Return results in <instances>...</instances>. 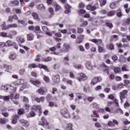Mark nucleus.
Returning a JSON list of instances; mask_svg holds the SVG:
<instances>
[{"instance_id":"obj_25","label":"nucleus","mask_w":130,"mask_h":130,"mask_svg":"<svg viewBox=\"0 0 130 130\" xmlns=\"http://www.w3.org/2000/svg\"><path fill=\"white\" fill-rule=\"evenodd\" d=\"M6 46H5L6 47L7 46H12L13 44H14V42H12V41H7L6 42Z\"/></svg>"},{"instance_id":"obj_1","label":"nucleus","mask_w":130,"mask_h":130,"mask_svg":"<svg viewBox=\"0 0 130 130\" xmlns=\"http://www.w3.org/2000/svg\"><path fill=\"white\" fill-rule=\"evenodd\" d=\"M1 89L8 93H15L16 90V87H14V86L12 85H2L1 86Z\"/></svg>"},{"instance_id":"obj_54","label":"nucleus","mask_w":130,"mask_h":130,"mask_svg":"<svg viewBox=\"0 0 130 130\" xmlns=\"http://www.w3.org/2000/svg\"><path fill=\"white\" fill-rule=\"evenodd\" d=\"M1 27H2V28L4 30H7V29H9V28H8V26H6L5 23H4L3 24H2L1 25Z\"/></svg>"},{"instance_id":"obj_28","label":"nucleus","mask_w":130,"mask_h":130,"mask_svg":"<svg viewBox=\"0 0 130 130\" xmlns=\"http://www.w3.org/2000/svg\"><path fill=\"white\" fill-rule=\"evenodd\" d=\"M34 37V35H33V34H28L27 35V40H33V38Z\"/></svg>"},{"instance_id":"obj_2","label":"nucleus","mask_w":130,"mask_h":130,"mask_svg":"<svg viewBox=\"0 0 130 130\" xmlns=\"http://www.w3.org/2000/svg\"><path fill=\"white\" fill-rule=\"evenodd\" d=\"M88 77L84 73L79 74L77 77V80L79 81V82H82V81H86Z\"/></svg>"},{"instance_id":"obj_7","label":"nucleus","mask_w":130,"mask_h":130,"mask_svg":"<svg viewBox=\"0 0 130 130\" xmlns=\"http://www.w3.org/2000/svg\"><path fill=\"white\" fill-rule=\"evenodd\" d=\"M47 92V89L45 87H41L38 90V93L41 95H45Z\"/></svg>"},{"instance_id":"obj_38","label":"nucleus","mask_w":130,"mask_h":130,"mask_svg":"<svg viewBox=\"0 0 130 130\" xmlns=\"http://www.w3.org/2000/svg\"><path fill=\"white\" fill-rule=\"evenodd\" d=\"M83 95L84 96V94L82 93H78L76 94V96L78 98V99H83V97H84L83 96Z\"/></svg>"},{"instance_id":"obj_32","label":"nucleus","mask_w":130,"mask_h":130,"mask_svg":"<svg viewBox=\"0 0 130 130\" xmlns=\"http://www.w3.org/2000/svg\"><path fill=\"white\" fill-rule=\"evenodd\" d=\"M44 81H45L46 83H49L50 82L49 77L46 76V75H44Z\"/></svg>"},{"instance_id":"obj_11","label":"nucleus","mask_w":130,"mask_h":130,"mask_svg":"<svg viewBox=\"0 0 130 130\" xmlns=\"http://www.w3.org/2000/svg\"><path fill=\"white\" fill-rule=\"evenodd\" d=\"M92 42L97 44V45H101L102 44V39H94L92 40Z\"/></svg>"},{"instance_id":"obj_14","label":"nucleus","mask_w":130,"mask_h":130,"mask_svg":"<svg viewBox=\"0 0 130 130\" xmlns=\"http://www.w3.org/2000/svg\"><path fill=\"white\" fill-rule=\"evenodd\" d=\"M11 100H14V99L17 100V99H19V98H20V95L18 94L11 93Z\"/></svg>"},{"instance_id":"obj_49","label":"nucleus","mask_w":130,"mask_h":130,"mask_svg":"<svg viewBox=\"0 0 130 130\" xmlns=\"http://www.w3.org/2000/svg\"><path fill=\"white\" fill-rule=\"evenodd\" d=\"M117 113H119L120 114H123V111H122L120 108H119L116 111Z\"/></svg>"},{"instance_id":"obj_53","label":"nucleus","mask_w":130,"mask_h":130,"mask_svg":"<svg viewBox=\"0 0 130 130\" xmlns=\"http://www.w3.org/2000/svg\"><path fill=\"white\" fill-rule=\"evenodd\" d=\"M123 122L125 125H126L127 124H129L130 121L127 120V119H125V120H123Z\"/></svg>"},{"instance_id":"obj_30","label":"nucleus","mask_w":130,"mask_h":130,"mask_svg":"<svg viewBox=\"0 0 130 130\" xmlns=\"http://www.w3.org/2000/svg\"><path fill=\"white\" fill-rule=\"evenodd\" d=\"M110 8L112 9H115L116 8V4L115 2L112 3L110 5Z\"/></svg>"},{"instance_id":"obj_61","label":"nucleus","mask_w":130,"mask_h":130,"mask_svg":"<svg viewBox=\"0 0 130 130\" xmlns=\"http://www.w3.org/2000/svg\"><path fill=\"white\" fill-rule=\"evenodd\" d=\"M112 58L113 60L115 61V60H117V59H118V57H117V56H116V55H114V56H112Z\"/></svg>"},{"instance_id":"obj_42","label":"nucleus","mask_w":130,"mask_h":130,"mask_svg":"<svg viewBox=\"0 0 130 130\" xmlns=\"http://www.w3.org/2000/svg\"><path fill=\"white\" fill-rule=\"evenodd\" d=\"M18 24H21V25H26V22L24 20H18L17 21Z\"/></svg>"},{"instance_id":"obj_48","label":"nucleus","mask_w":130,"mask_h":130,"mask_svg":"<svg viewBox=\"0 0 130 130\" xmlns=\"http://www.w3.org/2000/svg\"><path fill=\"white\" fill-rule=\"evenodd\" d=\"M49 106H50V107H53V106H55V107H56V106H57V105L53 103V102H49Z\"/></svg>"},{"instance_id":"obj_52","label":"nucleus","mask_w":130,"mask_h":130,"mask_svg":"<svg viewBox=\"0 0 130 130\" xmlns=\"http://www.w3.org/2000/svg\"><path fill=\"white\" fill-rule=\"evenodd\" d=\"M105 111H107V112H109V113H111V110L110 109V108L108 107H106L105 108Z\"/></svg>"},{"instance_id":"obj_16","label":"nucleus","mask_w":130,"mask_h":130,"mask_svg":"<svg viewBox=\"0 0 130 130\" xmlns=\"http://www.w3.org/2000/svg\"><path fill=\"white\" fill-rule=\"evenodd\" d=\"M19 118V115H16L14 117H13V118L12 120V123L13 124H16L17 122V119Z\"/></svg>"},{"instance_id":"obj_43","label":"nucleus","mask_w":130,"mask_h":130,"mask_svg":"<svg viewBox=\"0 0 130 130\" xmlns=\"http://www.w3.org/2000/svg\"><path fill=\"white\" fill-rule=\"evenodd\" d=\"M0 36H2V37H8V34L5 32H0Z\"/></svg>"},{"instance_id":"obj_33","label":"nucleus","mask_w":130,"mask_h":130,"mask_svg":"<svg viewBox=\"0 0 130 130\" xmlns=\"http://www.w3.org/2000/svg\"><path fill=\"white\" fill-rule=\"evenodd\" d=\"M52 58L51 57H48L47 58H44L42 59L43 61H45V62H48V61H50Z\"/></svg>"},{"instance_id":"obj_5","label":"nucleus","mask_w":130,"mask_h":130,"mask_svg":"<svg viewBox=\"0 0 130 130\" xmlns=\"http://www.w3.org/2000/svg\"><path fill=\"white\" fill-rule=\"evenodd\" d=\"M98 8H99V4H98V3H96L95 4H94V5L93 6H91V5H88L87 6V10H88L89 11H95V10H97V9H98Z\"/></svg>"},{"instance_id":"obj_64","label":"nucleus","mask_w":130,"mask_h":130,"mask_svg":"<svg viewBox=\"0 0 130 130\" xmlns=\"http://www.w3.org/2000/svg\"><path fill=\"white\" fill-rule=\"evenodd\" d=\"M67 84H70V85H71V86H73V81L71 80H68L67 81Z\"/></svg>"},{"instance_id":"obj_51","label":"nucleus","mask_w":130,"mask_h":130,"mask_svg":"<svg viewBox=\"0 0 130 130\" xmlns=\"http://www.w3.org/2000/svg\"><path fill=\"white\" fill-rule=\"evenodd\" d=\"M6 46H7V43L0 42V48H3V47H5Z\"/></svg>"},{"instance_id":"obj_15","label":"nucleus","mask_w":130,"mask_h":130,"mask_svg":"<svg viewBox=\"0 0 130 130\" xmlns=\"http://www.w3.org/2000/svg\"><path fill=\"white\" fill-rule=\"evenodd\" d=\"M85 67L86 69H88V70H92L93 68V66H92V64H91V62L90 61H87L86 62Z\"/></svg>"},{"instance_id":"obj_59","label":"nucleus","mask_w":130,"mask_h":130,"mask_svg":"<svg viewBox=\"0 0 130 130\" xmlns=\"http://www.w3.org/2000/svg\"><path fill=\"white\" fill-rule=\"evenodd\" d=\"M114 72L116 73H120V69L118 68H116L114 69Z\"/></svg>"},{"instance_id":"obj_56","label":"nucleus","mask_w":130,"mask_h":130,"mask_svg":"<svg viewBox=\"0 0 130 130\" xmlns=\"http://www.w3.org/2000/svg\"><path fill=\"white\" fill-rule=\"evenodd\" d=\"M124 108H127V107H129V104L127 101H126L124 104Z\"/></svg>"},{"instance_id":"obj_31","label":"nucleus","mask_w":130,"mask_h":130,"mask_svg":"<svg viewBox=\"0 0 130 130\" xmlns=\"http://www.w3.org/2000/svg\"><path fill=\"white\" fill-rule=\"evenodd\" d=\"M11 4L12 5V6H19V1H12L11 2Z\"/></svg>"},{"instance_id":"obj_13","label":"nucleus","mask_w":130,"mask_h":130,"mask_svg":"<svg viewBox=\"0 0 130 130\" xmlns=\"http://www.w3.org/2000/svg\"><path fill=\"white\" fill-rule=\"evenodd\" d=\"M37 10L41 11L42 12H44L45 11V7L43 4H40L37 6Z\"/></svg>"},{"instance_id":"obj_20","label":"nucleus","mask_w":130,"mask_h":130,"mask_svg":"<svg viewBox=\"0 0 130 130\" xmlns=\"http://www.w3.org/2000/svg\"><path fill=\"white\" fill-rule=\"evenodd\" d=\"M32 16L35 20H39V17L38 16V14L37 13L33 12L32 13Z\"/></svg>"},{"instance_id":"obj_58","label":"nucleus","mask_w":130,"mask_h":130,"mask_svg":"<svg viewBox=\"0 0 130 130\" xmlns=\"http://www.w3.org/2000/svg\"><path fill=\"white\" fill-rule=\"evenodd\" d=\"M24 73H25V69H21L19 70L20 75H24Z\"/></svg>"},{"instance_id":"obj_60","label":"nucleus","mask_w":130,"mask_h":130,"mask_svg":"<svg viewBox=\"0 0 130 130\" xmlns=\"http://www.w3.org/2000/svg\"><path fill=\"white\" fill-rule=\"evenodd\" d=\"M101 89H102V87L100 85H99L95 88V91H99V90H101Z\"/></svg>"},{"instance_id":"obj_39","label":"nucleus","mask_w":130,"mask_h":130,"mask_svg":"<svg viewBox=\"0 0 130 130\" xmlns=\"http://www.w3.org/2000/svg\"><path fill=\"white\" fill-rule=\"evenodd\" d=\"M107 48H109L111 50H112V49H114V46L113 44H110L109 45L107 46Z\"/></svg>"},{"instance_id":"obj_62","label":"nucleus","mask_w":130,"mask_h":130,"mask_svg":"<svg viewBox=\"0 0 130 130\" xmlns=\"http://www.w3.org/2000/svg\"><path fill=\"white\" fill-rule=\"evenodd\" d=\"M70 78H72V79H74L75 78V75H74V73L73 72H70Z\"/></svg>"},{"instance_id":"obj_3","label":"nucleus","mask_w":130,"mask_h":130,"mask_svg":"<svg viewBox=\"0 0 130 130\" xmlns=\"http://www.w3.org/2000/svg\"><path fill=\"white\" fill-rule=\"evenodd\" d=\"M101 81H102L101 77H94L91 80L90 85L91 86H94V85L101 82Z\"/></svg>"},{"instance_id":"obj_41","label":"nucleus","mask_w":130,"mask_h":130,"mask_svg":"<svg viewBox=\"0 0 130 130\" xmlns=\"http://www.w3.org/2000/svg\"><path fill=\"white\" fill-rule=\"evenodd\" d=\"M98 51H99V52H104L105 51V49H104V48H103L101 46H99Z\"/></svg>"},{"instance_id":"obj_55","label":"nucleus","mask_w":130,"mask_h":130,"mask_svg":"<svg viewBox=\"0 0 130 130\" xmlns=\"http://www.w3.org/2000/svg\"><path fill=\"white\" fill-rule=\"evenodd\" d=\"M42 30H43V31H44V32L46 33V32L48 30V28H47V27H46L45 26H44L42 27Z\"/></svg>"},{"instance_id":"obj_26","label":"nucleus","mask_w":130,"mask_h":130,"mask_svg":"<svg viewBox=\"0 0 130 130\" xmlns=\"http://www.w3.org/2000/svg\"><path fill=\"white\" fill-rule=\"evenodd\" d=\"M122 16H123V14L121 13V10H118L117 11V16L120 18V17H122Z\"/></svg>"},{"instance_id":"obj_9","label":"nucleus","mask_w":130,"mask_h":130,"mask_svg":"<svg viewBox=\"0 0 130 130\" xmlns=\"http://www.w3.org/2000/svg\"><path fill=\"white\" fill-rule=\"evenodd\" d=\"M52 80L55 84H58L60 81L59 75H54L53 76Z\"/></svg>"},{"instance_id":"obj_37","label":"nucleus","mask_w":130,"mask_h":130,"mask_svg":"<svg viewBox=\"0 0 130 130\" xmlns=\"http://www.w3.org/2000/svg\"><path fill=\"white\" fill-rule=\"evenodd\" d=\"M108 125L109 126H110L111 127H114L115 125L114 124V123H113V122L110 121L108 122Z\"/></svg>"},{"instance_id":"obj_18","label":"nucleus","mask_w":130,"mask_h":130,"mask_svg":"<svg viewBox=\"0 0 130 130\" xmlns=\"http://www.w3.org/2000/svg\"><path fill=\"white\" fill-rule=\"evenodd\" d=\"M11 99V94L10 95H7V96H3L2 95V99L4 101H9V100H10V99Z\"/></svg>"},{"instance_id":"obj_24","label":"nucleus","mask_w":130,"mask_h":130,"mask_svg":"<svg viewBox=\"0 0 130 130\" xmlns=\"http://www.w3.org/2000/svg\"><path fill=\"white\" fill-rule=\"evenodd\" d=\"M30 83H32L35 86H36V85H39L41 84V82H40L39 80H36L35 81H30Z\"/></svg>"},{"instance_id":"obj_34","label":"nucleus","mask_w":130,"mask_h":130,"mask_svg":"<svg viewBox=\"0 0 130 130\" xmlns=\"http://www.w3.org/2000/svg\"><path fill=\"white\" fill-rule=\"evenodd\" d=\"M3 67L6 70H12V66L7 65V64H3Z\"/></svg>"},{"instance_id":"obj_47","label":"nucleus","mask_w":130,"mask_h":130,"mask_svg":"<svg viewBox=\"0 0 130 130\" xmlns=\"http://www.w3.org/2000/svg\"><path fill=\"white\" fill-rule=\"evenodd\" d=\"M118 38V36L117 35H113L111 37V41H113L114 39H115L116 38Z\"/></svg>"},{"instance_id":"obj_22","label":"nucleus","mask_w":130,"mask_h":130,"mask_svg":"<svg viewBox=\"0 0 130 130\" xmlns=\"http://www.w3.org/2000/svg\"><path fill=\"white\" fill-rule=\"evenodd\" d=\"M39 67L40 69H43L44 70H45V71L48 72V68H47V67L46 66H44L42 64H39Z\"/></svg>"},{"instance_id":"obj_35","label":"nucleus","mask_w":130,"mask_h":130,"mask_svg":"<svg viewBox=\"0 0 130 130\" xmlns=\"http://www.w3.org/2000/svg\"><path fill=\"white\" fill-rule=\"evenodd\" d=\"M84 32V29L82 28H77V33L82 34Z\"/></svg>"},{"instance_id":"obj_27","label":"nucleus","mask_w":130,"mask_h":130,"mask_svg":"<svg viewBox=\"0 0 130 130\" xmlns=\"http://www.w3.org/2000/svg\"><path fill=\"white\" fill-rule=\"evenodd\" d=\"M17 41L19 43H24L25 42V40H24V38H17Z\"/></svg>"},{"instance_id":"obj_36","label":"nucleus","mask_w":130,"mask_h":130,"mask_svg":"<svg viewBox=\"0 0 130 130\" xmlns=\"http://www.w3.org/2000/svg\"><path fill=\"white\" fill-rule=\"evenodd\" d=\"M100 6L101 7H103V6H105L106 5V0H101L100 1Z\"/></svg>"},{"instance_id":"obj_46","label":"nucleus","mask_w":130,"mask_h":130,"mask_svg":"<svg viewBox=\"0 0 130 130\" xmlns=\"http://www.w3.org/2000/svg\"><path fill=\"white\" fill-rule=\"evenodd\" d=\"M108 17H112V16H114V11H112L108 13Z\"/></svg>"},{"instance_id":"obj_4","label":"nucleus","mask_w":130,"mask_h":130,"mask_svg":"<svg viewBox=\"0 0 130 130\" xmlns=\"http://www.w3.org/2000/svg\"><path fill=\"white\" fill-rule=\"evenodd\" d=\"M63 117H65V118H70V117H71L73 119H80V116L78 115L66 114L63 115Z\"/></svg>"},{"instance_id":"obj_29","label":"nucleus","mask_w":130,"mask_h":130,"mask_svg":"<svg viewBox=\"0 0 130 130\" xmlns=\"http://www.w3.org/2000/svg\"><path fill=\"white\" fill-rule=\"evenodd\" d=\"M121 70L122 72H127V65L124 64L122 66Z\"/></svg>"},{"instance_id":"obj_23","label":"nucleus","mask_w":130,"mask_h":130,"mask_svg":"<svg viewBox=\"0 0 130 130\" xmlns=\"http://www.w3.org/2000/svg\"><path fill=\"white\" fill-rule=\"evenodd\" d=\"M69 61H70V58H69V56L65 57L63 59L64 63L69 64Z\"/></svg>"},{"instance_id":"obj_10","label":"nucleus","mask_w":130,"mask_h":130,"mask_svg":"<svg viewBox=\"0 0 130 130\" xmlns=\"http://www.w3.org/2000/svg\"><path fill=\"white\" fill-rule=\"evenodd\" d=\"M41 120L43 121L44 123V125L46 126V128H50V127H49V123L47 122V120H46V119H45L44 117L41 118Z\"/></svg>"},{"instance_id":"obj_8","label":"nucleus","mask_w":130,"mask_h":130,"mask_svg":"<svg viewBox=\"0 0 130 130\" xmlns=\"http://www.w3.org/2000/svg\"><path fill=\"white\" fill-rule=\"evenodd\" d=\"M20 122L23 125V126H25V127H28L29 126V122L24 119H20Z\"/></svg>"},{"instance_id":"obj_44","label":"nucleus","mask_w":130,"mask_h":130,"mask_svg":"<svg viewBox=\"0 0 130 130\" xmlns=\"http://www.w3.org/2000/svg\"><path fill=\"white\" fill-rule=\"evenodd\" d=\"M55 12H58L61 9L60 6L58 5H55Z\"/></svg>"},{"instance_id":"obj_50","label":"nucleus","mask_w":130,"mask_h":130,"mask_svg":"<svg viewBox=\"0 0 130 130\" xmlns=\"http://www.w3.org/2000/svg\"><path fill=\"white\" fill-rule=\"evenodd\" d=\"M6 123V120L0 118V124H5Z\"/></svg>"},{"instance_id":"obj_63","label":"nucleus","mask_w":130,"mask_h":130,"mask_svg":"<svg viewBox=\"0 0 130 130\" xmlns=\"http://www.w3.org/2000/svg\"><path fill=\"white\" fill-rule=\"evenodd\" d=\"M12 46H13L14 48H15V49H18V45H17L15 42L13 43Z\"/></svg>"},{"instance_id":"obj_6","label":"nucleus","mask_w":130,"mask_h":130,"mask_svg":"<svg viewBox=\"0 0 130 130\" xmlns=\"http://www.w3.org/2000/svg\"><path fill=\"white\" fill-rule=\"evenodd\" d=\"M29 110L27 108L23 107L22 109H19L18 110V114H24L26 112H28Z\"/></svg>"},{"instance_id":"obj_21","label":"nucleus","mask_w":130,"mask_h":130,"mask_svg":"<svg viewBox=\"0 0 130 130\" xmlns=\"http://www.w3.org/2000/svg\"><path fill=\"white\" fill-rule=\"evenodd\" d=\"M55 47H53L50 48V50L52 51V52L51 53L52 54H55L56 55H57V54H58V53H55V52H54V50H55Z\"/></svg>"},{"instance_id":"obj_57","label":"nucleus","mask_w":130,"mask_h":130,"mask_svg":"<svg viewBox=\"0 0 130 130\" xmlns=\"http://www.w3.org/2000/svg\"><path fill=\"white\" fill-rule=\"evenodd\" d=\"M23 102H25V103H28V102H29V100L28 99V98L26 96H23Z\"/></svg>"},{"instance_id":"obj_40","label":"nucleus","mask_w":130,"mask_h":130,"mask_svg":"<svg viewBox=\"0 0 130 130\" xmlns=\"http://www.w3.org/2000/svg\"><path fill=\"white\" fill-rule=\"evenodd\" d=\"M125 98H126V96H125V95L120 93V99L121 102H123V100L122 99H125Z\"/></svg>"},{"instance_id":"obj_17","label":"nucleus","mask_w":130,"mask_h":130,"mask_svg":"<svg viewBox=\"0 0 130 130\" xmlns=\"http://www.w3.org/2000/svg\"><path fill=\"white\" fill-rule=\"evenodd\" d=\"M9 59L10 60H15L17 59V55L16 54H11L9 55Z\"/></svg>"},{"instance_id":"obj_12","label":"nucleus","mask_w":130,"mask_h":130,"mask_svg":"<svg viewBox=\"0 0 130 130\" xmlns=\"http://www.w3.org/2000/svg\"><path fill=\"white\" fill-rule=\"evenodd\" d=\"M65 8H66V10L64 11L65 14H69V13H71V6H70V5L68 4H65Z\"/></svg>"},{"instance_id":"obj_45","label":"nucleus","mask_w":130,"mask_h":130,"mask_svg":"<svg viewBox=\"0 0 130 130\" xmlns=\"http://www.w3.org/2000/svg\"><path fill=\"white\" fill-rule=\"evenodd\" d=\"M106 26H107V27H109V28H113V25L111 23L107 22L106 23Z\"/></svg>"},{"instance_id":"obj_19","label":"nucleus","mask_w":130,"mask_h":130,"mask_svg":"<svg viewBox=\"0 0 130 130\" xmlns=\"http://www.w3.org/2000/svg\"><path fill=\"white\" fill-rule=\"evenodd\" d=\"M18 25L16 24L13 23L12 24H9L7 25V29H10V28H17Z\"/></svg>"}]
</instances>
